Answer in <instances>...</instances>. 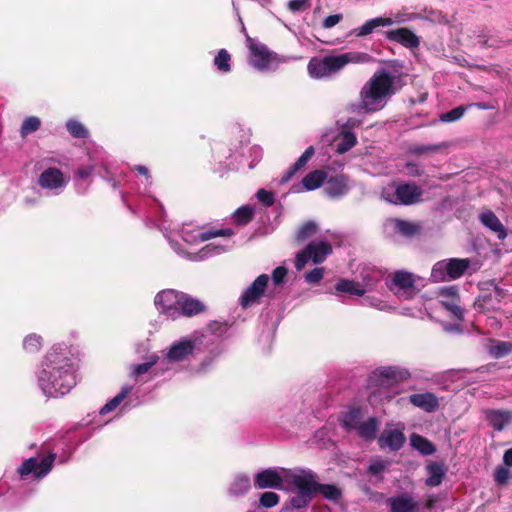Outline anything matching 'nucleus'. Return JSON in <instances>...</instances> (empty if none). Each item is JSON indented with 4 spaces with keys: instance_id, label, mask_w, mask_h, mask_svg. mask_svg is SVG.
I'll list each match as a JSON object with an SVG mask.
<instances>
[{
    "instance_id": "nucleus-1",
    "label": "nucleus",
    "mask_w": 512,
    "mask_h": 512,
    "mask_svg": "<svg viewBox=\"0 0 512 512\" xmlns=\"http://www.w3.org/2000/svg\"><path fill=\"white\" fill-rule=\"evenodd\" d=\"M77 358L66 344L53 345L37 371V384L47 397L68 394L76 385Z\"/></svg>"
},
{
    "instance_id": "nucleus-2",
    "label": "nucleus",
    "mask_w": 512,
    "mask_h": 512,
    "mask_svg": "<svg viewBox=\"0 0 512 512\" xmlns=\"http://www.w3.org/2000/svg\"><path fill=\"white\" fill-rule=\"evenodd\" d=\"M398 77L387 70H379L364 84L360 91V102L352 104V111L366 113L382 110L400 88Z\"/></svg>"
},
{
    "instance_id": "nucleus-3",
    "label": "nucleus",
    "mask_w": 512,
    "mask_h": 512,
    "mask_svg": "<svg viewBox=\"0 0 512 512\" xmlns=\"http://www.w3.org/2000/svg\"><path fill=\"white\" fill-rule=\"evenodd\" d=\"M373 61V57L365 52L349 51L310 59L307 65L309 75L314 79L329 78L338 74L349 64H365Z\"/></svg>"
},
{
    "instance_id": "nucleus-4",
    "label": "nucleus",
    "mask_w": 512,
    "mask_h": 512,
    "mask_svg": "<svg viewBox=\"0 0 512 512\" xmlns=\"http://www.w3.org/2000/svg\"><path fill=\"white\" fill-rule=\"evenodd\" d=\"M212 344V336L205 335L200 332H194L191 335L182 337L174 341L165 353V359L160 362L162 371H166L169 368L166 365L167 362H182L188 360L191 355L196 351L208 348Z\"/></svg>"
},
{
    "instance_id": "nucleus-5",
    "label": "nucleus",
    "mask_w": 512,
    "mask_h": 512,
    "mask_svg": "<svg viewBox=\"0 0 512 512\" xmlns=\"http://www.w3.org/2000/svg\"><path fill=\"white\" fill-rule=\"evenodd\" d=\"M422 193V189L412 183H391L382 188L380 197L390 204L412 205L420 200Z\"/></svg>"
},
{
    "instance_id": "nucleus-6",
    "label": "nucleus",
    "mask_w": 512,
    "mask_h": 512,
    "mask_svg": "<svg viewBox=\"0 0 512 512\" xmlns=\"http://www.w3.org/2000/svg\"><path fill=\"white\" fill-rule=\"evenodd\" d=\"M247 47L249 49L248 63L254 69L260 72L275 71L278 67L276 55L268 48L250 37H247Z\"/></svg>"
},
{
    "instance_id": "nucleus-7",
    "label": "nucleus",
    "mask_w": 512,
    "mask_h": 512,
    "mask_svg": "<svg viewBox=\"0 0 512 512\" xmlns=\"http://www.w3.org/2000/svg\"><path fill=\"white\" fill-rule=\"evenodd\" d=\"M469 259L450 258L437 262L431 271L430 280L443 282L460 278L469 268Z\"/></svg>"
},
{
    "instance_id": "nucleus-8",
    "label": "nucleus",
    "mask_w": 512,
    "mask_h": 512,
    "mask_svg": "<svg viewBox=\"0 0 512 512\" xmlns=\"http://www.w3.org/2000/svg\"><path fill=\"white\" fill-rule=\"evenodd\" d=\"M419 277L414 274L399 270L390 276L388 287L399 299H412L418 292Z\"/></svg>"
},
{
    "instance_id": "nucleus-9",
    "label": "nucleus",
    "mask_w": 512,
    "mask_h": 512,
    "mask_svg": "<svg viewBox=\"0 0 512 512\" xmlns=\"http://www.w3.org/2000/svg\"><path fill=\"white\" fill-rule=\"evenodd\" d=\"M410 377L407 369L397 366H386L375 369L369 377L370 387L389 388Z\"/></svg>"
},
{
    "instance_id": "nucleus-10",
    "label": "nucleus",
    "mask_w": 512,
    "mask_h": 512,
    "mask_svg": "<svg viewBox=\"0 0 512 512\" xmlns=\"http://www.w3.org/2000/svg\"><path fill=\"white\" fill-rule=\"evenodd\" d=\"M285 491L317 490L318 482L316 474L311 470L295 468L285 471Z\"/></svg>"
},
{
    "instance_id": "nucleus-11",
    "label": "nucleus",
    "mask_w": 512,
    "mask_h": 512,
    "mask_svg": "<svg viewBox=\"0 0 512 512\" xmlns=\"http://www.w3.org/2000/svg\"><path fill=\"white\" fill-rule=\"evenodd\" d=\"M332 253V246L327 241H312L301 252L297 253L295 267L301 271L309 260L315 264H320Z\"/></svg>"
},
{
    "instance_id": "nucleus-12",
    "label": "nucleus",
    "mask_w": 512,
    "mask_h": 512,
    "mask_svg": "<svg viewBox=\"0 0 512 512\" xmlns=\"http://www.w3.org/2000/svg\"><path fill=\"white\" fill-rule=\"evenodd\" d=\"M234 234L232 229H206L193 224H184L180 236L187 244L194 245L207 241L214 237H231Z\"/></svg>"
},
{
    "instance_id": "nucleus-13",
    "label": "nucleus",
    "mask_w": 512,
    "mask_h": 512,
    "mask_svg": "<svg viewBox=\"0 0 512 512\" xmlns=\"http://www.w3.org/2000/svg\"><path fill=\"white\" fill-rule=\"evenodd\" d=\"M68 181L69 178L55 167L45 169L38 177V185L52 196L61 194L66 188Z\"/></svg>"
},
{
    "instance_id": "nucleus-14",
    "label": "nucleus",
    "mask_w": 512,
    "mask_h": 512,
    "mask_svg": "<svg viewBox=\"0 0 512 512\" xmlns=\"http://www.w3.org/2000/svg\"><path fill=\"white\" fill-rule=\"evenodd\" d=\"M284 467H272L262 469L254 476V486L256 489H279L284 490L285 485Z\"/></svg>"
},
{
    "instance_id": "nucleus-15",
    "label": "nucleus",
    "mask_w": 512,
    "mask_h": 512,
    "mask_svg": "<svg viewBox=\"0 0 512 512\" xmlns=\"http://www.w3.org/2000/svg\"><path fill=\"white\" fill-rule=\"evenodd\" d=\"M55 458V453H50L42 459L30 457L20 465L18 473L22 478L33 474L35 478L41 479L51 471Z\"/></svg>"
},
{
    "instance_id": "nucleus-16",
    "label": "nucleus",
    "mask_w": 512,
    "mask_h": 512,
    "mask_svg": "<svg viewBox=\"0 0 512 512\" xmlns=\"http://www.w3.org/2000/svg\"><path fill=\"white\" fill-rule=\"evenodd\" d=\"M181 292L173 289H166L157 293L154 299L156 309L160 314L175 320L179 318V301Z\"/></svg>"
},
{
    "instance_id": "nucleus-17",
    "label": "nucleus",
    "mask_w": 512,
    "mask_h": 512,
    "mask_svg": "<svg viewBox=\"0 0 512 512\" xmlns=\"http://www.w3.org/2000/svg\"><path fill=\"white\" fill-rule=\"evenodd\" d=\"M269 283L267 274L259 275L250 286H248L239 298V303L242 308L246 309L253 304L259 302V299L264 295Z\"/></svg>"
},
{
    "instance_id": "nucleus-18",
    "label": "nucleus",
    "mask_w": 512,
    "mask_h": 512,
    "mask_svg": "<svg viewBox=\"0 0 512 512\" xmlns=\"http://www.w3.org/2000/svg\"><path fill=\"white\" fill-rule=\"evenodd\" d=\"M356 125H358V121L349 119L334 138V147L338 154L350 151L357 144V137L351 131V128Z\"/></svg>"
},
{
    "instance_id": "nucleus-19",
    "label": "nucleus",
    "mask_w": 512,
    "mask_h": 512,
    "mask_svg": "<svg viewBox=\"0 0 512 512\" xmlns=\"http://www.w3.org/2000/svg\"><path fill=\"white\" fill-rule=\"evenodd\" d=\"M403 430L404 427L393 428L392 425H387L378 439L380 447L391 451L400 450L406 440Z\"/></svg>"
},
{
    "instance_id": "nucleus-20",
    "label": "nucleus",
    "mask_w": 512,
    "mask_h": 512,
    "mask_svg": "<svg viewBox=\"0 0 512 512\" xmlns=\"http://www.w3.org/2000/svg\"><path fill=\"white\" fill-rule=\"evenodd\" d=\"M385 38L391 42H396L405 48L415 49L420 45V38L408 28H397L385 33Z\"/></svg>"
},
{
    "instance_id": "nucleus-21",
    "label": "nucleus",
    "mask_w": 512,
    "mask_h": 512,
    "mask_svg": "<svg viewBox=\"0 0 512 512\" xmlns=\"http://www.w3.org/2000/svg\"><path fill=\"white\" fill-rule=\"evenodd\" d=\"M391 26L390 20L384 16H379L366 20L361 26L352 29L348 36H354L356 38H364L372 33L376 32L380 27Z\"/></svg>"
},
{
    "instance_id": "nucleus-22",
    "label": "nucleus",
    "mask_w": 512,
    "mask_h": 512,
    "mask_svg": "<svg viewBox=\"0 0 512 512\" xmlns=\"http://www.w3.org/2000/svg\"><path fill=\"white\" fill-rule=\"evenodd\" d=\"M326 179V173L322 170H315L308 173L302 182L293 185L290 189L292 193H301L303 191H312L319 188Z\"/></svg>"
},
{
    "instance_id": "nucleus-23",
    "label": "nucleus",
    "mask_w": 512,
    "mask_h": 512,
    "mask_svg": "<svg viewBox=\"0 0 512 512\" xmlns=\"http://www.w3.org/2000/svg\"><path fill=\"white\" fill-rule=\"evenodd\" d=\"M391 512H417L418 504L409 494H401L388 499Z\"/></svg>"
},
{
    "instance_id": "nucleus-24",
    "label": "nucleus",
    "mask_w": 512,
    "mask_h": 512,
    "mask_svg": "<svg viewBox=\"0 0 512 512\" xmlns=\"http://www.w3.org/2000/svg\"><path fill=\"white\" fill-rule=\"evenodd\" d=\"M204 310V305L197 299L182 293L179 301V318L181 316L192 317Z\"/></svg>"
},
{
    "instance_id": "nucleus-25",
    "label": "nucleus",
    "mask_w": 512,
    "mask_h": 512,
    "mask_svg": "<svg viewBox=\"0 0 512 512\" xmlns=\"http://www.w3.org/2000/svg\"><path fill=\"white\" fill-rule=\"evenodd\" d=\"M479 219L486 228L496 233L500 240L506 238V229L494 212L485 210L479 215Z\"/></svg>"
},
{
    "instance_id": "nucleus-26",
    "label": "nucleus",
    "mask_w": 512,
    "mask_h": 512,
    "mask_svg": "<svg viewBox=\"0 0 512 512\" xmlns=\"http://www.w3.org/2000/svg\"><path fill=\"white\" fill-rule=\"evenodd\" d=\"M409 401L426 412H433L439 406L437 397L430 392L412 394L409 396Z\"/></svg>"
},
{
    "instance_id": "nucleus-27",
    "label": "nucleus",
    "mask_w": 512,
    "mask_h": 512,
    "mask_svg": "<svg viewBox=\"0 0 512 512\" xmlns=\"http://www.w3.org/2000/svg\"><path fill=\"white\" fill-rule=\"evenodd\" d=\"M349 190L348 180L345 176H337L328 180L324 192L331 198H338L345 195Z\"/></svg>"
},
{
    "instance_id": "nucleus-28",
    "label": "nucleus",
    "mask_w": 512,
    "mask_h": 512,
    "mask_svg": "<svg viewBox=\"0 0 512 512\" xmlns=\"http://www.w3.org/2000/svg\"><path fill=\"white\" fill-rule=\"evenodd\" d=\"M231 247L229 240H225V243L211 242L205 245L193 258L194 260H203L205 258L219 255L227 251Z\"/></svg>"
},
{
    "instance_id": "nucleus-29",
    "label": "nucleus",
    "mask_w": 512,
    "mask_h": 512,
    "mask_svg": "<svg viewBox=\"0 0 512 512\" xmlns=\"http://www.w3.org/2000/svg\"><path fill=\"white\" fill-rule=\"evenodd\" d=\"M490 425L497 431L503 430L506 426L512 423V411L508 410H493L489 416Z\"/></svg>"
},
{
    "instance_id": "nucleus-30",
    "label": "nucleus",
    "mask_w": 512,
    "mask_h": 512,
    "mask_svg": "<svg viewBox=\"0 0 512 512\" xmlns=\"http://www.w3.org/2000/svg\"><path fill=\"white\" fill-rule=\"evenodd\" d=\"M315 150L313 146H309L304 153L298 158V160L294 163L292 167H290L286 173L282 176L280 183L284 184L288 182L292 176L302 167L306 165V163L312 158Z\"/></svg>"
},
{
    "instance_id": "nucleus-31",
    "label": "nucleus",
    "mask_w": 512,
    "mask_h": 512,
    "mask_svg": "<svg viewBox=\"0 0 512 512\" xmlns=\"http://www.w3.org/2000/svg\"><path fill=\"white\" fill-rule=\"evenodd\" d=\"M362 281L360 284L365 288V294L372 292L376 289L378 283L382 279V272L378 269L371 267L370 270H365L361 273Z\"/></svg>"
},
{
    "instance_id": "nucleus-32",
    "label": "nucleus",
    "mask_w": 512,
    "mask_h": 512,
    "mask_svg": "<svg viewBox=\"0 0 512 512\" xmlns=\"http://www.w3.org/2000/svg\"><path fill=\"white\" fill-rule=\"evenodd\" d=\"M378 430V421L375 417H370L367 420H362L358 427L355 429V432L358 436L363 439L370 440L373 439Z\"/></svg>"
},
{
    "instance_id": "nucleus-33",
    "label": "nucleus",
    "mask_w": 512,
    "mask_h": 512,
    "mask_svg": "<svg viewBox=\"0 0 512 512\" xmlns=\"http://www.w3.org/2000/svg\"><path fill=\"white\" fill-rule=\"evenodd\" d=\"M251 487V480L246 474H237L230 484L229 493L234 496L244 495Z\"/></svg>"
},
{
    "instance_id": "nucleus-34",
    "label": "nucleus",
    "mask_w": 512,
    "mask_h": 512,
    "mask_svg": "<svg viewBox=\"0 0 512 512\" xmlns=\"http://www.w3.org/2000/svg\"><path fill=\"white\" fill-rule=\"evenodd\" d=\"M410 445L422 455H432L436 451L431 441L415 433L410 436Z\"/></svg>"
},
{
    "instance_id": "nucleus-35",
    "label": "nucleus",
    "mask_w": 512,
    "mask_h": 512,
    "mask_svg": "<svg viewBox=\"0 0 512 512\" xmlns=\"http://www.w3.org/2000/svg\"><path fill=\"white\" fill-rule=\"evenodd\" d=\"M426 469L428 474L426 484L431 487L440 485L446 473L444 466L439 463H431Z\"/></svg>"
},
{
    "instance_id": "nucleus-36",
    "label": "nucleus",
    "mask_w": 512,
    "mask_h": 512,
    "mask_svg": "<svg viewBox=\"0 0 512 512\" xmlns=\"http://www.w3.org/2000/svg\"><path fill=\"white\" fill-rule=\"evenodd\" d=\"M316 490H296V493L290 497L289 505L294 509H303L312 501Z\"/></svg>"
},
{
    "instance_id": "nucleus-37",
    "label": "nucleus",
    "mask_w": 512,
    "mask_h": 512,
    "mask_svg": "<svg viewBox=\"0 0 512 512\" xmlns=\"http://www.w3.org/2000/svg\"><path fill=\"white\" fill-rule=\"evenodd\" d=\"M338 292L347 293L350 295L363 296L365 294V288L358 281L341 279L335 286Z\"/></svg>"
},
{
    "instance_id": "nucleus-38",
    "label": "nucleus",
    "mask_w": 512,
    "mask_h": 512,
    "mask_svg": "<svg viewBox=\"0 0 512 512\" xmlns=\"http://www.w3.org/2000/svg\"><path fill=\"white\" fill-rule=\"evenodd\" d=\"M133 387L129 385H124L120 392L113 397L110 401H108L101 409L100 414H107L113 410H115L124 399L131 393Z\"/></svg>"
},
{
    "instance_id": "nucleus-39",
    "label": "nucleus",
    "mask_w": 512,
    "mask_h": 512,
    "mask_svg": "<svg viewBox=\"0 0 512 512\" xmlns=\"http://www.w3.org/2000/svg\"><path fill=\"white\" fill-rule=\"evenodd\" d=\"M363 420L362 410L359 408H353L349 410L342 418L343 426L347 431H355L358 425Z\"/></svg>"
},
{
    "instance_id": "nucleus-40",
    "label": "nucleus",
    "mask_w": 512,
    "mask_h": 512,
    "mask_svg": "<svg viewBox=\"0 0 512 512\" xmlns=\"http://www.w3.org/2000/svg\"><path fill=\"white\" fill-rule=\"evenodd\" d=\"M43 346V338L36 334L31 333L27 335L23 340V349L29 354L38 353Z\"/></svg>"
},
{
    "instance_id": "nucleus-41",
    "label": "nucleus",
    "mask_w": 512,
    "mask_h": 512,
    "mask_svg": "<svg viewBox=\"0 0 512 512\" xmlns=\"http://www.w3.org/2000/svg\"><path fill=\"white\" fill-rule=\"evenodd\" d=\"M255 214V208L250 205L239 207L233 214V220L237 225H246Z\"/></svg>"
},
{
    "instance_id": "nucleus-42",
    "label": "nucleus",
    "mask_w": 512,
    "mask_h": 512,
    "mask_svg": "<svg viewBox=\"0 0 512 512\" xmlns=\"http://www.w3.org/2000/svg\"><path fill=\"white\" fill-rule=\"evenodd\" d=\"M389 224L394 231L404 236H412L417 232V226L405 220L392 219Z\"/></svg>"
},
{
    "instance_id": "nucleus-43",
    "label": "nucleus",
    "mask_w": 512,
    "mask_h": 512,
    "mask_svg": "<svg viewBox=\"0 0 512 512\" xmlns=\"http://www.w3.org/2000/svg\"><path fill=\"white\" fill-rule=\"evenodd\" d=\"M218 71L229 73L231 71V56L226 49L218 51L213 61Z\"/></svg>"
},
{
    "instance_id": "nucleus-44",
    "label": "nucleus",
    "mask_w": 512,
    "mask_h": 512,
    "mask_svg": "<svg viewBox=\"0 0 512 512\" xmlns=\"http://www.w3.org/2000/svg\"><path fill=\"white\" fill-rule=\"evenodd\" d=\"M159 357L157 355H150L146 362L135 364L131 367L130 376L137 378L146 374L154 365L158 363Z\"/></svg>"
},
{
    "instance_id": "nucleus-45",
    "label": "nucleus",
    "mask_w": 512,
    "mask_h": 512,
    "mask_svg": "<svg viewBox=\"0 0 512 512\" xmlns=\"http://www.w3.org/2000/svg\"><path fill=\"white\" fill-rule=\"evenodd\" d=\"M41 126L40 118L36 116H29L24 119L20 128V135L26 138L29 134L36 132Z\"/></svg>"
},
{
    "instance_id": "nucleus-46",
    "label": "nucleus",
    "mask_w": 512,
    "mask_h": 512,
    "mask_svg": "<svg viewBox=\"0 0 512 512\" xmlns=\"http://www.w3.org/2000/svg\"><path fill=\"white\" fill-rule=\"evenodd\" d=\"M66 128L68 132L75 138H86L88 137V130L85 126L74 119H70L66 123Z\"/></svg>"
},
{
    "instance_id": "nucleus-47",
    "label": "nucleus",
    "mask_w": 512,
    "mask_h": 512,
    "mask_svg": "<svg viewBox=\"0 0 512 512\" xmlns=\"http://www.w3.org/2000/svg\"><path fill=\"white\" fill-rule=\"evenodd\" d=\"M512 352V343L505 341H498L489 349V353L496 359L502 358Z\"/></svg>"
},
{
    "instance_id": "nucleus-48",
    "label": "nucleus",
    "mask_w": 512,
    "mask_h": 512,
    "mask_svg": "<svg viewBox=\"0 0 512 512\" xmlns=\"http://www.w3.org/2000/svg\"><path fill=\"white\" fill-rule=\"evenodd\" d=\"M470 107H472V105H467V106H458L446 113H443L440 115V120L442 122H446V123H449V122H454L456 120H459L464 114L465 112L467 111V109H469Z\"/></svg>"
},
{
    "instance_id": "nucleus-49",
    "label": "nucleus",
    "mask_w": 512,
    "mask_h": 512,
    "mask_svg": "<svg viewBox=\"0 0 512 512\" xmlns=\"http://www.w3.org/2000/svg\"><path fill=\"white\" fill-rule=\"evenodd\" d=\"M493 477L497 485H506L512 478V471L506 466H498L494 471Z\"/></svg>"
},
{
    "instance_id": "nucleus-50",
    "label": "nucleus",
    "mask_w": 512,
    "mask_h": 512,
    "mask_svg": "<svg viewBox=\"0 0 512 512\" xmlns=\"http://www.w3.org/2000/svg\"><path fill=\"white\" fill-rule=\"evenodd\" d=\"M421 16L417 13H406V12H399L394 15H391L390 17H386V19L390 20L391 26L394 24H403L408 21L420 19Z\"/></svg>"
},
{
    "instance_id": "nucleus-51",
    "label": "nucleus",
    "mask_w": 512,
    "mask_h": 512,
    "mask_svg": "<svg viewBox=\"0 0 512 512\" xmlns=\"http://www.w3.org/2000/svg\"><path fill=\"white\" fill-rule=\"evenodd\" d=\"M442 306L449 311L455 318L461 320L463 318V309L458 304L457 299L442 300Z\"/></svg>"
},
{
    "instance_id": "nucleus-52",
    "label": "nucleus",
    "mask_w": 512,
    "mask_h": 512,
    "mask_svg": "<svg viewBox=\"0 0 512 512\" xmlns=\"http://www.w3.org/2000/svg\"><path fill=\"white\" fill-rule=\"evenodd\" d=\"M279 495L275 492L268 491L261 494L259 503L264 508H272L279 503Z\"/></svg>"
},
{
    "instance_id": "nucleus-53",
    "label": "nucleus",
    "mask_w": 512,
    "mask_h": 512,
    "mask_svg": "<svg viewBox=\"0 0 512 512\" xmlns=\"http://www.w3.org/2000/svg\"><path fill=\"white\" fill-rule=\"evenodd\" d=\"M362 305L370 306L379 310H387L389 305L381 299L374 296H366L362 300Z\"/></svg>"
},
{
    "instance_id": "nucleus-54",
    "label": "nucleus",
    "mask_w": 512,
    "mask_h": 512,
    "mask_svg": "<svg viewBox=\"0 0 512 512\" xmlns=\"http://www.w3.org/2000/svg\"><path fill=\"white\" fill-rule=\"evenodd\" d=\"M317 490L330 500H337L341 495L340 491L333 485H318Z\"/></svg>"
},
{
    "instance_id": "nucleus-55",
    "label": "nucleus",
    "mask_w": 512,
    "mask_h": 512,
    "mask_svg": "<svg viewBox=\"0 0 512 512\" xmlns=\"http://www.w3.org/2000/svg\"><path fill=\"white\" fill-rule=\"evenodd\" d=\"M256 197L263 205L270 207L275 202L274 194L266 189H259L256 193Z\"/></svg>"
},
{
    "instance_id": "nucleus-56",
    "label": "nucleus",
    "mask_w": 512,
    "mask_h": 512,
    "mask_svg": "<svg viewBox=\"0 0 512 512\" xmlns=\"http://www.w3.org/2000/svg\"><path fill=\"white\" fill-rule=\"evenodd\" d=\"M316 224L314 222H307L303 226L300 227L297 233V238L299 240H305L309 236H311L316 231Z\"/></svg>"
},
{
    "instance_id": "nucleus-57",
    "label": "nucleus",
    "mask_w": 512,
    "mask_h": 512,
    "mask_svg": "<svg viewBox=\"0 0 512 512\" xmlns=\"http://www.w3.org/2000/svg\"><path fill=\"white\" fill-rule=\"evenodd\" d=\"M324 275V268H315L305 274V281L309 284H317Z\"/></svg>"
},
{
    "instance_id": "nucleus-58",
    "label": "nucleus",
    "mask_w": 512,
    "mask_h": 512,
    "mask_svg": "<svg viewBox=\"0 0 512 512\" xmlns=\"http://www.w3.org/2000/svg\"><path fill=\"white\" fill-rule=\"evenodd\" d=\"M287 275V269L284 266L275 268L272 272V282L275 286L281 285Z\"/></svg>"
},
{
    "instance_id": "nucleus-59",
    "label": "nucleus",
    "mask_w": 512,
    "mask_h": 512,
    "mask_svg": "<svg viewBox=\"0 0 512 512\" xmlns=\"http://www.w3.org/2000/svg\"><path fill=\"white\" fill-rule=\"evenodd\" d=\"M388 464H389L388 461L381 460V459H375V460L371 461V463L369 465V472L374 475H377V474L383 472L387 468Z\"/></svg>"
},
{
    "instance_id": "nucleus-60",
    "label": "nucleus",
    "mask_w": 512,
    "mask_h": 512,
    "mask_svg": "<svg viewBox=\"0 0 512 512\" xmlns=\"http://www.w3.org/2000/svg\"><path fill=\"white\" fill-rule=\"evenodd\" d=\"M342 18V14L329 15L323 20L322 26L326 29H330L337 25L342 20Z\"/></svg>"
},
{
    "instance_id": "nucleus-61",
    "label": "nucleus",
    "mask_w": 512,
    "mask_h": 512,
    "mask_svg": "<svg viewBox=\"0 0 512 512\" xmlns=\"http://www.w3.org/2000/svg\"><path fill=\"white\" fill-rule=\"evenodd\" d=\"M440 295L450 299L458 298V290L456 286L443 287L440 289Z\"/></svg>"
},
{
    "instance_id": "nucleus-62",
    "label": "nucleus",
    "mask_w": 512,
    "mask_h": 512,
    "mask_svg": "<svg viewBox=\"0 0 512 512\" xmlns=\"http://www.w3.org/2000/svg\"><path fill=\"white\" fill-rule=\"evenodd\" d=\"M307 6V0H290L288 2V8L292 12H298L305 9Z\"/></svg>"
},
{
    "instance_id": "nucleus-63",
    "label": "nucleus",
    "mask_w": 512,
    "mask_h": 512,
    "mask_svg": "<svg viewBox=\"0 0 512 512\" xmlns=\"http://www.w3.org/2000/svg\"><path fill=\"white\" fill-rule=\"evenodd\" d=\"M251 155L254 156V160L249 163V168H253L255 165V161H258L262 157V149L259 146H252L249 148Z\"/></svg>"
},
{
    "instance_id": "nucleus-64",
    "label": "nucleus",
    "mask_w": 512,
    "mask_h": 512,
    "mask_svg": "<svg viewBox=\"0 0 512 512\" xmlns=\"http://www.w3.org/2000/svg\"><path fill=\"white\" fill-rule=\"evenodd\" d=\"M92 172H93V167L92 166H85V167H80L77 170L76 175L80 179H87L88 177L91 176Z\"/></svg>"
}]
</instances>
